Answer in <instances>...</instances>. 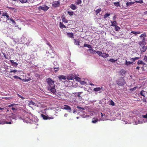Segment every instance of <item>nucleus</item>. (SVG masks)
<instances>
[{
  "mask_svg": "<svg viewBox=\"0 0 147 147\" xmlns=\"http://www.w3.org/2000/svg\"><path fill=\"white\" fill-rule=\"evenodd\" d=\"M49 7L45 5H43L42 6H40L38 8V9L39 10H42L45 11H47Z\"/></svg>",
  "mask_w": 147,
  "mask_h": 147,
  "instance_id": "20e7f679",
  "label": "nucleus"
},
{
  "mask_svg": "<svg viewBox=\"0 0 147 147\" xmlns=\"http://www.w3.org/2000/svg\"><path fill=\"white\" fill-rule=\"evenodd\" d=\"M17 71H18L17 70L15 69V70H10L9 71V72L10 73H12V72H13L14 73H15L17 72Z\"/></svg>",
  "mask_w": 147,
  "mask_h": 147,
  "instance_id": "ea45409f",
  "label": "nucleus"
},
{
  "mask_svg": "<svg viewBox=\"0 0 147 147\" xmlns=\"http://www.w3.org/2000/svg\"><path fill=\"white\" fill-rule=\"evenodd\" d=\"M139 59V57H136L135 58H131L130 59V60L132 61V62H134L136 60Z\"/></svg>",
  "mask_w": 147,
  "mask_h": 147,
  "instance_id": "7c9ffc66",
  "label": "nucleus"
},
{
  "mask_svg": "<svg viewBox=\"0 0 147 147\" xmlns=\"http://www.w3.org/2000/svg\"><path fill=\"white\" fill-rule=\"evenodd\" d=\"M62 108L68 111L69 112H70L71 111V108L70 107L67 105H64V106L62 107Z\"/></svg>",
  "mask_w": 147,
  "mask_h": 147,
  "instance_id": "423d86ee",
  "label": "nucleus"
},
{
  "mask_svg": "<svg viewBox=\"0 0 147 147\" xmlns=\"http://www.w3.org/2000/svg\"><path fill=\"white\" fill-rule=\"evenodd\" d=\"M96 53L98 54L99 56H100L102 54V52L101 51H96Z\"/></svg>",
  "mask_w": 147,
  "mask_h": 147,
  "instance_id": "72a5a7b5",
  "label": "nucleus"
},
{
  "mask_svg": "<svg viewBox=\"0 0 147 147\" xmlns=\"http://www.w3.org/2000/svg\"><path fill=\"white\" fill-rule=\"evenodd\" d=\"M67 35L70 38H73L74 34L72 33L68 32L67 34Z\"/></svg>",
  "mask_w": 147,
  "mask_h": 147,
  "instance_id": "412c9836",
  "label": "nucleus"
},
{
  "mask_svg": "<svg viewBox=\"0 0 147 147\" xmlns=\"http://www.w3.org/2000/svg\"><path fill=\"white\" fill-rule=\"evenodd\" d=\"M17 95L19 97V98H21L22 100H24L25 98H24L23 97L21 96L20 95V94H17Z\"/></svg>",
  "mask_w": 147,
  "mask_h": 147,
  "instance_id": "49530a36",
  "label": "nucleus"
},
{
  "mask_svg": "<svg viewBox=\"0 0 147 147\" xmlns=\"http://www.w3.org/2000/svg\"><path fill=\"white\" fill-rule=\"evenodd\" d=\"M48 55H47L49 57H50L51 58H54V56H55L56 54L53 52L52 49H50L48 52Z\"/></svg>",
  "mask_w": 147,
  "mask_h": 147,
  "instance_id": "7ed1b4c3",
  "label": "nucleus"
},
{
  "mask_svg": "<svg viewBox=\"0 0 147 147\" xmlns=\"http://www.w3.org/2000/svg\"><path fill=\"white\" fill-rule=\"evenodd\" d=\"M142 117L143 118L147 119V113L146 115H143Z\"/></svg>",
  "mask_w": 147,
  "mask_h": 147,
  "instance_id": "603ef678",
  "label": "nucleus"
},
{
  "mask_svg": "<svg viewBox=\"0 0 147 147\" xmlns=\"http://www.w3.org/2000/svg\"><path fill=\"white\" fill-rule=\"evenodd\" d=\"M59 26L61 29H63V28H66V26L61 22L59 23Z\"/></svg>",
  "mask_w": 147,
  "mask_h": 147,
  "instance_id": "5701e85b",
  "label": "nucleus"
},
{
  "mask_svg": "<svg viewBox=\"0 0 147 147\" xmlns=\"http://www.w3.org/2000/svg\"><path fill=\"white\" fill-rule=\"evenodd\" d=\"M59 80L62 81H65L66 79L65 76L63 75L60 76L59 77Z\"/></svg>",
  "mask_w": 147,
  "mask_h": 147,
  "instance_id": "9d476101",
  "label": "nucleus"
},
{
  "mask_svg": "<svg viewBox=\"0 0 147 147\" xmlns=\"http://www.w3.org/2000/svg\"><path fill=\"white\" fill-rule=\"evenodd\" d=\"M134 3V2L131 1L130 2H127L126 3V5L127 6H130Z\"/></svg>",
  "mask_w": 147,
  "mask_h": 147,
  "instance_id": "b1692460",
  "label": "nucleus"
},
{
  "mask_svg": "<svg viewBox=\"0 0 147 147\" xmlns=\"http://www.w3.org/2000/svg\"><path fill=\"white\" fill-rule=\"evenodd\" d=\"M113 4L115 5L116 7H120L121 5L119 3V2H114Z\"/></svg>",
  "mask_w": 147,
  "mask_h": 147,
  "instance_id": "bb28decb",
  "label": "nucleus"
},
{
  "mask_svg": "<svg viewBox=\"0 0 147 147\" xmlns=\"http://www.w3.org/2000/svg\"><path fill=\"white\" fill-rule=\"evenodd\" d=\"M81 0H77L76 2L75 3V4L76 5H79L81 4Z\"/></svg>",
  "mask_w": 147,
  "mask_h": 147,
  "instance_id": "c9c22d12",
  "label": "nucleus"
},
{
  "mask_svg": "<svg viewBox=\"0 0 147 147\" xmlns=\"http://www.w3.org/2000/svg\"><path fill=\"white\" fill-rule=\"evenodd\" d=\"M7 8L11 10H13V9H14L13 8L10 7H8Z\"/></svg>",
  "mask_w": 147,
  "mask_h": 147,
  "instance_id": "bf43d9fd",
  "label": "nucleus"
},
{
  "mask_svg": "<svg viewBox=\"0 0 147 147\" xmlns=\"http://www.w3.org/2000/svg\"><path fill=\"white\" fill-rule=\"evenodd\" d=\"M144 36V37L143 38V40H142V41L140 42L141 43H143V44H144V43H145L144 41L145 40V38L146 37V34H141V35L140 36V37L141 38L143 37Z\"/></svg>",
  "mask_w": 147,
  "mask_h": 147,
  "instance_id": "1a4fd4ad",
  "label": "nucleus"
},
{
  "mask_svg": "<svg viewBox=\"0 0 147 147\" xmlns=\"http://www.w3.org/2000/svg\"><path fill=\"white\" fill-rule=\"evenodd\" d=\"M47 44L50 47V49H52V47L51 45L50 44V43L49 42H48L47 43Z\"/></svg>",
  "mask_w": 147,
  "mask_h": 147,
  "instance_id": "c03bdc74",
  "label": "nucleus"
},
{
  "mask_svg": "<svg viewBox=\"0 0 147 147\" xmlns=\"http://www.w3.org/2000/svg\"><path fill=\"white\" fill-rule=\"evenodd\" d=\"M110 15V14L109 13H106L104 16V18L105 19L106 18L108 17Z\"/></svg>",
  "mask_w": 147,
  "mask_h": 147,
  "instance_id": "e433bc0d",
  "label": "nucleus"
},
{
  "mask_svg": "<svg viewBox=\"0 0 147 147\" xmlns=\"http://www.w3.org/2000/svg\"><path fill=\"white\" fill-rule=\"evenodd\" d=\"M117 84L119 86H123L125 83V80L123 77L120 78L118 80L116 81Z\"/></svg>",
  "mask_w": 147,
  "mask_h": 147,
  "instance_id": "f03ea898",
  "label": "nucleus"
},
{
  "mask_svg": "<svg viewBox=\"0 0 147 147\" xmlns=\"http://www.w3.org/2000/svg\"><path fill=\"white\" fill-rule=\"evenodd\" d=\"M98 121V119L97 118H93L92 123H96Z\"/></svg>",
  "mask_w": 147,
  "mask_h": 147,
  "instance_id": "a878e982",
  "label": "nucleus"
},
{
  "mask_svg": "<svg viewBox=\"0 0 147 147\" xmlns=\"http://www.w3.org/2000/svg\"><path fill=\"white\" fill-rule=\"evenodd\" d=\"M74 43L75 45H78L79 46H80V42L78 40H77L76 39H74Z\"/></svg>",
  "mask_w": 147,
  "mask_h": 147,
  "instance_id": "6ab92c4d",
  "label": "nucleus"
},
{
  "mask_svg": "<svg viewBox=\"0 0 147 147\" xmlns=\"http://www.w3.org/2000/svg\"><path fill=\"white\" fill-rule=\"evenodd\" d=\"M13 11L14 12H16V9H15V8H14V9H13Z\"/></svg>",
  "mask_w": 147,
  "mask_h": 147,
  "instance_id": "338daca9",
  "label": "nucleus"
},
{
  "mask_svg": "<svg viewBox=\"0 0 147 147\" xmlns=\"http://www.w3.org/2000/svg\"><path fill=\"white\" fill-rule=\"evenodd\" d=\"M52 5L55 7H59L60 5V2L58 1H54L52 3Z\"/></svg>",
  "mask_w": 147,
  "mask_h": 147,
  "instance_id": "39448f33",
  "label": "nucleus"
},
{
  "mask_svg": "<svg viewBox=\"0 0 147 147\" xmlns=\"http://www.w3.org/2000/svg\"><path fill=\"white\" fill-rule=\"evenodd\" d=\"M117 60V59L115 60L113 59H109V61L112 62H115Z\"/></svg>",
  "mask_w": 147,
  "mask_h": 147,
  "instance_id": "79ce46f5",
  "label": "nucleus"
},
{
  "mask_svg": "<svg viewBox=\"0 0 147 147\" xmlns=\"http://www.w3.org/2000/svg\"><path fill=\"white\" fill-rule=\"evenodd\" d=\"M144 14H147V11H145L144 13Z\"/></svg>",
  "mask_w": 147,
  "mask_h": 147,
  "instance_id": "774afa93",
  "label": "nucleus"
},
{
  "mask_svg": "<svg viewBox=\"0 0 147 147\" xmlns=\"http://www.w3.org/2000/svg\"><path fill=\"white\" fill-rule=\"evenodd\" d=\"M75 94H76L77 96L80 99H81L82 98V97L81 96H80V92H76Z\"/></svg>",
  "mask_w": 147,
  "mask_h": 147,
  "instance_id": "c756f323",
  "label": "nucleus"
},
{
  "mask_svg": "<svg viewBox=\"0 0 147 147\" xmlns=\"http://www.w3.org/2000/svg\"><path fill=\"white\" fill-rule=\"evenodd\" d=\"M35 76L36 77H40V75L38 74H35Z\"/></svg>",
  "mask_w": 147,
  "mask_h": 147,
  "instance_id": "13d9d810",
  "label": "nucleus"
},
{
  "mask_svg": "<svg viewBox=\"0 0 147 147\" xmlns=\"http://www.w3.org/2000/svg\"><path fill=\"white\" fill-rule=\"evenodd\" d=\"M100 114H101V118H100V120H102H102H104V119L103 117L104 116V115H103L102 113H100Z\"/></svg>",
  "mask_w": 147,
  "mask_h": 147,
  "instance_id": "58836bf2",
  "label": "nucleus"
},
{
  "mask_svg": "<svg viewBox=\"0 0 147 147\" xmlns=\"http://www.w3.org/2000/svg\"><path fill=\"white\" fill-rule=\"evenodd\" d=\"M80 47H87L88 48L91 49L92 48V47L91 45H88L87 44H84V46H80Z\"/></svg>",
  "mask_w": 147,
  "mask_h": 147,
  "instance_id": "aec40b11",
  "label": "nucleus"
},
{
  "mask_svg": "<svg viewBox=\"0 0 147 147\" xmlns=\"http://www.w3.org/2000/svg\"><path fill=\"white\" fill-rule=\"evenodd\" d=\"M10 62L11 64V65L13 66H17L18 65L17 63L14 62L13 60H11Z\"/></svg>",
  "mask_w": 147,
  "mask_h": 147,
  "instance_id": "f8f14e48",
  "label": "nucleus"
},
{
  "mask_svg": "<svg viewBox=\"0 0 147 147\" xmlns=\"http://www.w3.org/2000/svg\"><path fill=\"white\" fill-rule=\"evenodd\" d=\"M133 63V62L128 61L127 60H126L125 65H127V66L131 64H132Z\"/></svg>",
  "mask_w": 147,
  "mask_h": 147,
  "instance_id": "4be33fe9",
  "label": "nucleus"
},
{
  "mask_svg": "<svg viewBox=\"0 0 147 147\" xmlns=\"http://www.w3.org/2000/svg\"><path fill=\"white\" fill-rule=\"evenodd\" d=\"M136 2L138 3H143L142 0H136Z\"/></svg>",
  "mask_w": 147,
  "mask_h": 147,
  "instance_id": "37998d69",
  "label": "nucleus"
},
{
  "mask_svg": "<svg viewBox=\"0 0 147 147\" xmlns=\"http://www.w3.org/2000/svg\"><path fill=\"white\" fill-rule=\"evenodd\" d=\"M144 59L146 62H147V56H145Z\"/></svg>",
  "mask_w": 147,
  "mask_h": 147,
  "instance_id": "864d4df0",
  "label": "nucleus"
},
{
  "mask_svg": "<svg viewBox=\"0 0 147 147\" xmlns=\"http://www.w3.org/2000/svg\"><path fill=\"white\" fill-rule=\"evenodd\" d=\"M131 33H133L134 34H137L136 32L132 31L131 32Z\"/></svg>",
  "mask_w": 147,
  "mask_h": 147,
  "instance_id": "4d7b16f0",
  "label": "nucleus"
},
{
  "mask_svg": "<svg viewBox=\"0 0 147 147\" xmlns=\"http://www.w3.org/2000/svg\"><path fill=\"white\" fill-rule=\"evenodd\" d=\"M28 105L30 107H31V106H35L36 105V104L32 100L30 101Z\"/></svg>",
  "mask_w": 147,
  "mask_h": 147,
  "instance_id": "4468645a",
  "label": "nucleus"
},
{
  "mask_svg": "<svg viewBox=\"0 0 147 147\" xmlns=\"http://www.w3.org/2000/svg\"><path fill=\"white\" fill-rule=\"evenodd\" d=\"M4 122H5V123H6V124H11V121H9V122H7L6 121H5Z\"/></svg>",
  "mask_w": 147,
  "mask_h": 147,
  "instance_id": "6e6d98bb",
  "label": "nucleus"
},
{
  "mask_svg": "<svg viewBox=\"0 0 147 147\" xmlns=\"http://www.w3.org/2000/svg\"><path fill=\"white\" fill-rule=\"evenodd\" d=\"M15 105L14 104H10V105H8L7 107H12L13 105Z\"/></svg>",
  "mask_w": 147,
  "mask_h": 147,
  "instance_id": "5fc2aeb1",
  "label": "nucleus"
},
{
  "mask_svg": "<svg viewBox=\"0 0 147 147\" xmlns=\"http://www.w3.org/2000/svg\"><path fill=\"white\" fill-rule=\"evenodd\" d=\"M111 26H115L116 27H118V26L116 25L117 24V23L115 21H111Z\"/></svg>",
  "mask_w": 147,
  "mask_h": 147,
  "instance_id": "ddd939ff",
  "label": "nucleus"
},
{
  "mask_svg": "<svg viewBox=\"0 0 147 147\" xmlns=\"http://www.w3.org/2000/svg\"><path fill=\"white\" fill-rule=\"evenodd\" d=\"M101 56L104 58H106L109 57V55L105 53H102Z\"/></svg>",
  "mask_w": 147,
  "mask_h": 147,
  "instance_id": "f3484780",
  "label": "nucleus"
},
{
  "mask_svg": "<svg viewBox=\"0 0 147 147\" xmlns=\"http://www.w3.org/2000/svg\"><path fill=\"white\" fill-rule=\"evenodd\" d=\"M94 90L95 91H100L101 88L99 87L95 88H94Z\"/></svg>",
  "mask_w": 147,
  "mask_h": 147,
  "instance_id": "473e14b6",
  "label": "nucleus"
},
{
  "mask_svg": "<svg viewBox=\"0 0 147 147\" xmlns=\"http://www.w3.org/2000/svg\"><path fill=\"white\" fill-rule=\"evenodd\" d=\"M140 68V67L139 66H137L136 67V69L137 70H139Z\"/></svg>",
  "mask_w": 147,
  "mask_h": 147,
  "instance_id": "0e129e2a",
  "label": "nucleus"
},
{
  "mask_svg": "<svg viewBox=\"0 0 147 147\" xmlns=\"http://www.w3.org/2000/svg\"><path fill=\"white\" fill-rule=\"evenodd\" d=\"M110 104L112 106H114L115 105L114 102L112 100H111L110 102Z\"/></svg>",
  "mask_w": 147,
  "mask_h": 147,
  "instance_id": "09e8293b",
  "label": "nucleus"
},
{
  "mask_svg": "<svg viewBox=\"0 0 147 147\" xmlns=\"http://www.w3.org/2000/svg\"><path fill=\"white\" fill-rule=\"evenodd\" d=\"M101 11V9L100 8L97 9L96 10L95 12H96V15H97Z\"/></svg>",
  "mask_w": 147,
  "mask_h": 147,
  "instance_id": "f704fd0d",
  "label": "nucleus"
},
{
  "mask_svg": "<svg viewBox=\"0 0 147 147\" xmlns=\"http://www.w3.org/2000/svg\"><path fill=\"white\" fill-rule=\"evenodd\" d=\"M88 51H90V53L91 54H93L95 52H96V51L94 50L93 49H92V48L88 49Z\"/></svg>",
  "mask_w": 147,
  "mask_h": 147,
  "instance_id": "393cba45",
  "label": "nucleus"
},
{
  "mask_svg": "<svg viewBox=\"0 0 147 147\" xmlns=\"http://www.w3.org/2000/svg\"><path fill=\"white\" fill-rule=\"evenodd\" d=\"M9 20L11 21L13 23L16 24V22L12 18H10Z\"/></svg>",
  "mask_w": 147,
  "mask_h": 147,
  "instance_id": "8fccbe9b",
  "label": "nucleus"
},
{
  "mask_svg": "<svg viewBox=\"0 0 147 147\" xmlns=\"http://www.w3.org/2000/svg\"><path fill=\"white\" fill-rule=\"evenodd\" d=\"M54 118L53 117H49L48 116L47 117L48 119H53Z\"/></svg>",
  "mask_w": 147,
  "mask_h": 147,
  "instance_id": "3c124183",
  "label": "nucleus"
},
{
  "mask_svg": "<svg viewBox=\"0 0 147 147\" xmlns=\"http://www.w3.org/2000/svg\"><path fill=\"white\" fill-rule=\"evenodd\" d=\"M69 7L72 10H75L77 8V7L73 4H71L69 6Z\"/></svg>",
  "mask_w": 147,
  "mask_h": 147,
  "instance_id": "2eb2a0df",
  "label": "nucleus"
},
{
  "mask_svg": "<svg viewBox=\"0 0 147 147\" xmlns=\"http://www.w3.org/2000/svg\"><path fill=\"white\" fill-rule=\"evenodd\" d=\"M13 78L15 79H19L20 80H21V78H20V77L17 76H13Z\"/></svg>",
  "mask_w": 147,
  "mask_h": 147,
  "instance_id": "de8ad7c7",
  "label": "nucleus"
},
{
  "mask_svg": "<svg viewBox=\"0 0 147 147\" xmlns=\"http://www.w3.org/2000/svg\"><path fill=\"white\" fill-rule=\"evenodd\" d=\"M19 1L21 3L24 4L26 3H32L33 1L31 0H19Z\"/></svg>",
  "mask_w": 147,
  "mask_h": 147,
  "instance_id": "0eeeda50",
  "label": "nucleus"
},
{
  "mask_svg": "<svg viewBox=\"0 0 147 147\" xmlns=\"http://www.w3.org/2000/svg\"><path fill=\"white\" fill-rule=\"evenodd\" d=\"M77 108L79 109H82V110H84L85 109H84V108H83V107H79V106H77Z\"/></svg>",
  "mask_w": 147,
  "mask_h": 147,
  "instance_id": "a18cd8bd",
  "label": "nucleus"
},
{
  "mask_svg": "<svg viewBox=\"0 0 147 147\" xmlns=\"http://www.w3.org/2000/svg\"><path fill=\"white\" fill-rule=\"evenodd\" d=\"M62 22L64 23H67L68 22L67 20L65 18V17H63L62 18Z\"/></svg>",
  "mask_w": 147,
  "mask_h": 147,
  "instance_id": "c85d7f7f",
  "label": "nucleus"
},
{
  "mask_svg": "<svg viewBox=\"0 0 147 147\" xmlns=\"http://www.w3.org/2000/svg\"><path fill=\"white\" fill-rule=\"evenodd\" d=\"M73 76L72 74L68 75L67 76V80H73Z\"/></svg>",
  "mask_w": 147,
  "mask_h": 147,
  "instance_id": "9b49d317",
  "label": "nucleus"
},
{
  "mask_svg": "<svg viewBox=\"0 0 147 147\" xmlns=\"http://www.w3.org/2000/svg\"><path fill=\"white\" fill-rule=\"evenodd\" d=\"M137 87H135L133 88L130 89V90L131 91H132L134 90H136V89L137 88Z\"/></svg>",
  "mask_w": 147,
  "mask_h": 147,
  "instance_id": "a19ab883",
  "label": "nucleus"
},
{
  "mask_svg": "<svg viewBox=\"0 0 147 147\" xmlns=\"http://www.w3.org/2000/svg\"><path fill=\"white\" fill-rule=\"evenodd\" d=\"M8 15V14L7 13V12H4L3 13L2 16H5L8 19V20H9V19H10L9 18V15Z\"/></svg>",
  "mask_w": 147,
  "mask_h": 147,
  "instance_id": "a211bd4d",
  "label": "nucleus"
},
{
  "mask_svg": "<svg viewBox=\"0 0 147 147\" xmlns=\"http://www.w3.org/2000/svg\"><path fill=\"white\" fill-rule=\"evenodd\" d=\"M68 13L69 15L70 16H72L73 15L74 12L73 11H68L67 12Z\"/></svg>",
  "mask_w": 147,
  "mask_h": 147,
  "instance_id": "4c0bfd02",
  "label": "nucleus"
},
{
  "mask_svg": "<svg viewBox=\"0 0 147 147\" xmlns=\"http://www.w3.org/2000/svg\"><path fill=\"white\" fill-rule=\"evenodd\" d=\"M11 109L12 110L14 111L16 110V109L14 107L12 108Z\"/></svg>",
  "mask_w": 147,
  "mask_h": 147,
  "instance_id": "052dcab7",
  "label": "nucleus"
},
{
  "mask_svg": "<svg viewBox=\"0 0 147 147\" xmlns=\"http://www.w3.org/2000/svg\"><path fill=\"white\" fill-rule=\"evenodd\" d=\"M117 27L118 29H119V28L118 27H116V28L115 27V30L116 31H117L118 30V29H117Z\"/></svg>",
  "mask_w": 147,
  "mask_h": 147,
  "instance_id": "69168bd1",
  "label": "nucleus"
},
{
  "mask_svg": "<svg viewBox=\"0 0 147 147\" xmlns=\"http://www.w3.org/2000/svg\"><path fill=\"white\" fill-rule=\"evenodd\" d=\"M138 65L140 64H142L143 65H146V63L143 62V61L141 60H138L137 63Z\"/></svg>",
  "mask_w": 147,
  "mask_h": 147,
  "instance_id": "dca6fc26",
  "label": "nucleus"
},
{
  "mask_svg": "<svg viewBox=\"0 0 147 147\" xmlns=\"http://www.w3.org/2000/svg\"><path fill=\"white\" fill-rule=\"evenodd\" d=\"M46 82L48 84L47 90L54 94L56 92V90L55 88V85L54 84L55 81L50 78H48L46 79Z\"/></svg>",
  "mask_w": 147,
  "mask_h": 147,
  "instance_id": "f257e3e1",
  "label": "nucleus"
},
{
  "mask_svg": "<svg viewBox=\"0 0 147 147\" xmlns=\"http://www.w3.org/2000/svg\"><path fill=\"white\" fill-rule=\"evenodd\" d=\"M144 92L145 91H144L142 90L140 92V94L141 95L143 96H145V93H144Z\"/></svg>",
  "mask_w": 147,
  "mask_h": 147,
  "instance_id": "2f4dec72",
  "label": "nucleus"
},
{
  "mask_svg": "<svg viewBox=\"0 0 147 147\" xmlns=\"http://www.w3.org/2000/svg\"><path fill=\"white\" fill-rule=\"evenodd\" d=\"M142 43H140V46L141 47L140 51L141 52H144L146 51V50L147 48L145 46H141V44Z\"/></svg>",
  "mask_w": 147,
  "mask_h": 147,
  "instance_id": "6e6552de",
  "label": "nucleus"
},
{
  "mask_svg": "<svg viewBox=\"0 0 147 147\" xmlns=\"http://www.w3.org/2000/svg\"><path fill=\"white\" fill-rule=\"evenodd\" d=\"M54 69H57V70H55V72H56V71H58V70L59 68L58 67H55L54 68Z\"/></svg>",
  "mask_w": 147,
  "mask_h": 147,
  "instance_id": "e2e57ef3",
  "label": "nucleus"
},
{
  "mask_svg": "<svg viewBox=\"0 0 147 147\" xmlns=\"http://www.w3.org/2000/svg\"><path fill=\"white\" fill-rule=\"evenodd\" d=\"M41 116L42 117L43 119L44 120L48 119V118H47L48 116H46L44 114H41Z\"/></svg>",
  "mask_w": 147,
  "mask_h": 147,
  "instance_id": "cd10ccee",
  "label": "nucleus"
},
{
  "mask_svg": "<svg viewBox=\"0 0 147 147\" xmlns=\"http://www.w3.org/2000/svg\"><path fill=\"white\" fill-rule=\"evenodd\" d=\"M116 18L115 16L113 17V21H115Z\"/></svg>",
  "mask_w": 147,
  "mask_h": 147,
  "instance_id": "680f3d73",
  "label": "nucleus"
}]
</instances>
